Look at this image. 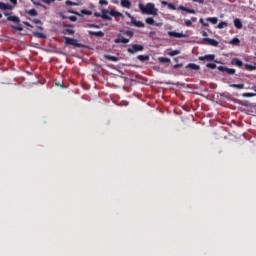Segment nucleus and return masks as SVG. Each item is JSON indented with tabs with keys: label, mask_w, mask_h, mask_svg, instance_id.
Returning <instances> with one entry per match:
<instances>
[{
	"label": "nucleus",
	"mask_w": 256,
	"mask_h": 256,
	"mask_svg": "<svg viewBox=\"0 0 256 256\" xmlns=\"http://www.w3.org/2000/svg\"><path fill=\"white\" fill-rule=\"evenodd\" d=\"M138 7L142 15H153V17L159 15V9L155 8V4L153 3H147L146 6L143 3H139Z\"/></svg>",
	"instance_id": "nucleus-1"
},
{
	"label": "nucleus",
	"mask_w": 256,
	"mask_h": 256,
	"mask_svg": "<svg viewBox=\"0 0 256 256\" xmlns=\"http://www.w3.org/2000/svg\"><path fill=\"white\" fill-rule=\"evenodd\" d=\"M121 33H123V35H126L128 38H125L123 37V35L118 34L117 38L114 40L115 43L127 44L129 43V41H131L133 35H135V33L131 30H122Z\"/></svg>",
	"instance_id": "nucleus-2"
},
{
	"label": "nucleus",
	"mask_w": 256,
	"mask_h": 256,
	"mask_svg": "<svg viewBox=\"0 0 256 256\" xmlns=\"http://www.w3.org/2000/svg\"><path fill=\"white\" fill-rule=\"evenodd\" d=\"M64 39L65 45H72L73 47H83V44L79 43L75 38H69L67 36H64Z\"/></svg>",
	"instance_id": "nucleus-3"
},
{
	"label": "nucleus",
	"mask_w": 256,
	"mask_h": 256,
	"mask_svg": "<svg viewBox=\"0 0 256 256\" xmlns=\"http://www.w3.org/2000/svg\"><path fill=\"white\" fill-rule=\"evenodd\" d=\"M5 17H7V21H11L14 25H21V19L17 16H11V13H5Z\"/></svg>",
	"instance_id": "nucleus-4"
},
{
	"label": "nucleus",
	"mask_w": 256,
	"mask_h": 256,
	"mask_svg": "<svg viewBox=\"0 0 256 256\" xmlns=\"http://www.w3.org/2000/svg\"><path fill=\"white\" fill-rule=\"evenodd\" d=\"M143 49H145L143 45L134 44L132 45V47L128 48V53H131V54L139 53V51H143Z\"/></svg>",
	"instance_id": "nucleus-5"
},
{
	"label": "nucleus",
	"mask_w": 256,
	"mask_h": 256,
	"mask_svg": "<svg viewBox=\"0 0 256 256\" xmlns=\"http://www.w3.org/2000/svg\"><path fill=\"white\" fill-rule=\"evenodd\" d=\"M218 69L222 72V73H227L228 75H235L236 70L233 68H228L225 66H219Z\"/></svg>",
	"instance_id": "nucleus-6"
},
{
	"label": "nucleus",
	"mask_w": 256,
	"mask_h": 256,
	"mask_svg": "<svg viewBox=\"0 0 256 256\" xmlns=\"http://www.w3.org/2000/svg\"><path fill=\"white\" fill-rule=\"evenodd\" d=\"M203 42L206 43V45H211V47H219V42L215 39L203 38Z\"/></svg>",
	"instance_id": "nucleus-7"
},
{
	"label": "nucleus",
	"mask_w": 256,
	"mask_h": 256,
	"mask_svg": "<svg viewBox=\"0 0 256 256\" xmlns=\"http://www.w3.org/2000/svg\"><path fill=\"white\" fill-rule=\"evenodd\" d=\"M127 25H130L134 27H145V23H143L142 21H137L135 18H132L131 22H127Z\"/></svg>",
	"instance_id": "nucleus-8"
},
{
	"label": "nucleus",
	"mask_w": 256,
	"mask_h": 256,
	"mask_svg": "<svg viewBox=\"0 0 256 256\" xmlns=\"http://www.w3.org/2000/svg\"><path fill=\"white\" fill-rule=\"evenodd\" d=\"M169 37H175L176 39H183V37H187V35L175 31L168 32Z\"/></svg>",
	"instance_id": "nucleus-9"
},
{
	"label": "nucleus",
	"mask_w": 256,
	"mask_h": 256,
	"mask_svg": "<svg viewBox=\"0 0 256 256\" xmlns=\"http://www.w3.org/2000/svg\"><path fill=\"white\" fill-rule=\"evenodd\" d=\"M199 61H215V54H207L205 56H200Z\"/></svg>",
	"instance_id": "nucleus-10"
},
{
	"label": "nucleus",
	"mask_w": 256,
	"mask_h": 256,
	"mask_svg": "<svg viewBox=\"0 0 256 256\" xmlns=\"http://www.w3.org/2000/svg\"><path fill=\"white\" fill-rule=\"evenodd\" d=\"M145 21H146L147 25H155V27H161L163 25V23H161V22L156 23L155 19H153V17H148V18H146Z\"/></svg>",
	"instance_id": "nucleus-11"
},
{
	"label": "nucleus",
	"mask_w": 256,
	"mask_h": 256,
	"mask_svg": "<svg viewBox=\"0 0 256 256\" xmlns=\"http://www.w3.org/2000/svg\"><path fill=\"white\" fill-rule=\"evenodd\" d=\"M178 9H180V11H185V13H189L190 15H195V13H197L195 9H190L185 6H179Z\"/></svg>",
	"instance_id": "nucleus-12"
},
{
	"label": "nucleus",
	"mask_w": 256,
	"mask_h": 256,
	"mask_svg": "<svg viewBox=\"0 0 256 256\" xmlns=\"http://www.w3.org/2000/svg\"><path fill=\"white\" fill-rule=\"evenodd\" d=\"M102 19H104V21H111V14L109 12V10H102Z\"/></svg>",
	"instance_id": "nucleus-13"
},
{
	"label": "nucleus",
	"mask_w": 256,
	"mask_h": 256,
	"mask_svg": "<svg viewBox=\"0 0 256 256\" xmlns=\"http://www.w3.org/2000/svg\"><path fill=\"white\" fill-rule=\"evenodd\" d=\"M231 65H234V67H243V61H241L239 58H233L231 60Z\"/></svg>",
	"instance_id": "nucleus-14"
},
{
	"label": "nucleus",
	"mask_w": 256,
	"mask_h": 256,
	"mask_svg": "<svg viewBox=\"0 0 256 256\" xmlns=\"http://www.w3.org/2000/svg\"><path fill=\"white\" fill-rule=\"evenodd\" d=\"M88 33H89V35H92L94 37H105V33L103 31L95 32V31L89 30Z\"/></svg>",
	"instance_id": "nucleus-15"
},
{
	"label": "nucleus",
	"mask_w": 256,
	"mask_h": 256,
	"mask_svg": "<svg viewBox=\"0 0 256 256\" xmlns=\"http://www.w3.org/2000/svg\"><path fill=\"white\" fill-rule=\"evenodd\" d=\"M186 69H191L192 71H199V69H201V66L195 64V63H189L186 66Z\"/></svg>",
	"instance_id": "nucleus-16"
},
{
	"label": "nucleus",
	"mask_w": 256,
	"mask_h": 256,
	"mask_svg": "<svg viewBox=\"0 0 256 256\" xmlns=\"http://www.w3.org/2000/svg\"><path fill=\"white\" fill-rule=\"evenodd\" d=\"M110 15H111V17H121L122 19L125 18V15H123V13L116 11V10H111Z\"/></svg>",
	"instance_id": "nucleus-17"
},
{
	"label": "nucleus",
	"mask_w": 256,
	"mask_h": 256,
	"mask_svg": "<svg viewBox=\"0 0 256 256\" xmlns=\"http://www.w3.org/2000/svg\"><path fill=\"white\" fill-rule=\"evenodd\" d=\"M121 7H125V9H131V1L121 0Z\"/></svg>",
	"instance_id": "nucleus-18"
},
{
	"label": "nucleus",
	"mask_w": 256,
	"mask_h": 256,
	"mask_svg": "<svg viewBox=\"0 0 256 256\" xmlns=\"http://www.w3.org/2000/svg\"><path fill=\"white\" fill-rule=\"evenodd\" d=\"M234 26L236 29H243V23L239 18L234 19Z\"/></svg>",
	"instance_id": "nucleus-19"
},
{
	"label": "nucleus",
	"mask_w": 256,
	"mask_h": 256,
	"mask_svg": "<svg viewBox=\"0 0 256 256\" xmlns=\"http://www.w3.org/2000/svg\"><path fill=\"white\" fill-rule=\"evenodd\" d=\"M33 37H37V39H47V36L42 32H33Z\"/></svg>",
	"instance_id": "nucleus-20"
},
{
	"label": "nucleus",
	"mask_w": 256,
	"mask_h": 256,
	"mask_svg": "<svg viewBox=\"0 0 256 256\" xmlns=\"http://www.w3.org/2000/svg\"><path fill=\"white\" fill-rule=\"evenodd\" d=\"M206 21H208L209 23H212V25H217L219 19L217 17H208L206 18Z\"/></svg>",
	"instance_id": "nucleus-21"
},
{
	"label": "nucleus",
	"mask_w": 256,
	"mask_h": 256,
	"mask_svg": "<svg viewBox=\"0 0 256 256\" xmlns=\"http://www.w3.org/2000/svg\"><path fill=\"white\" fill-rule=\"evenodd\" d=\"M27 15H30V17H37L38 13L37 10L31 9L26 11Z\"/></svg>",
	"instance_id": "nucleus-22"
},
{
	"label": "nucleus",
	"mask_w": 256,
	"mask_h": 256,
	"mask_svg": "<svg viewBox=\"0 0 256 256\" xmlns=\"http://www.w3.org/2000/svg\"><path fill=\"white\" fill-rule=\"evenodd\" d=\"M246 71H256V66L252 64H245L244 65Z\"/></svg>",
	"instance_id": "nucleus-23"
},
{
	"label": "nucleus",
	"mask_w": 256,
	"mask_h": 256,
	"mask_svg": "<svg viewBox=\"0 0 256 256\" xmlns=\"http://www.w3.org/2000/svg\"><path fill=\"white\" fill-rule=\"evenodd\" d=\"M225 27H229V23L222 21L217 25V29H225Z\"/></svg>",
	"instance_id": "nucleus-24"
},
{
	"label": "nucleus",
	"mask_w": 256,
	"mask_h": 256,
	"mask_svg": "<svg viewBox=\"0 0 256 256\" xmlns=\"http://www.w3.org/2000/svg\"><path fill=\"white\" fill-rule=\"evenodd\" d=\"M105 59H107L108 61H114V62L119 61V58L117 56H111V55H105Z\"/></svg>",
	"instance_id": "nucleus-25"
},
{
	"label": "nucleus",
	"mask_w": 256,
	"mask_h": 256,
	"mask_svg": "<svg viewBox=\"0 0 256 256\" xmlns=\"http://www.w3.org/2000/svg\"><path fill=\"white\" fill-rule=\"evenodd\" d=\"M241 43V40H239V38H233L231 41H230V44L231 45H235L236 47L239 46Z\"/></svg>",
	"instance_id": "nucleus-26"
},
{
	"label": "nucleus",
	"mask_w": 256,
	"mask_h": 256,
	"mask_svg": "<svg viewBox=\"0 0 256 256\" xmlns=\"http://www.w3.org/2000/svg\"><path fill=\"white\" fill-rule=\"evenodd\" d=\"M137 59H139V61H149V55H138Z\"/></svg>",
	"instance_id": "nucleus-27"
},
{
	"label": "nucleus",
	"mask_w": 256,
	"mask_h": 256,
	"mask_svg": "<svg viewBox=\"0 0 256 256\" xmlns=\"http://www.w3.org/2000/svg\"><path fill=\"white\" fill-rule=\"evenodd\" d=\"M230 87L234 89H245V84H231Z\"/></svg>",
	"instance_id": "nucleus-28"
},
{
	"label": "nucleus",
	"mask_w": 256,
	"mask_h": 256,
	"mask_svg": "<svg viewBox=\"0 0 256 256\" xmlns=\"http://www.w3.org/2000/svg\"><path fill=\"white\" fill-rule=\"evenodd\" d=\"M159 62L160 63H171V59H169L167 57H160Z\"/></svg>",
	"instance_id": "nucleus-29"
},
{
	"label": "nucleus",
	"mask_w": 256,
	"mask_h": 256,
	"mask_svg": "<svg viewBox=\"0 0 256 256\" xmlns=\"http://www.w3.org/2000/svg\"><path fill=\"white\" fill-rule=\"evenodd\" d=\"M180 53H181L180 50H174V51H170V52L168 53V55H169L170 57H175V55H179Z\"/></svg>",
	"instance_id": "nucleus-30"
},
{
	"label": "nucleus",
	"mask_w": 256,
	"mask_h": 256,
	"mask_svg": "<svg viewBox=\"0 0 256 256\" xmlns=\"http://www.w3.org/2000/svg\"><path fill=\"white\" fill-rule=\"evenodd\" d=\"M64 33H67L68 35H75V30L71 28L64 29Z\"/></svg>",
	"instance_id": "nucleus-31"
},
{
	"label": "nucleus",
	"mask_w": 256,
	"mask_h": 256,
	"mask_svg": "<svg viewBox=\"0 0 256 256\" xmlns=\"http://www.w3.org/2000/svg\"><path fill=\"white\" fill-rule=\"evenodd\" d=\"M206 67H208V69H217V64H215V63H207Z\"/></svg>",
	"instance_id": "nucleus-32"
},
{
	"label": "nucleus",
	"mask_w": 256,
	"mask_h": 256,
	"mask_svg": "<svg viewBox=\"0 0 256 256\" xmlns=\"http://www.w3.org/2000/svg\"><path fill=\"white\" fill-rule=\"evenodd\" d=\"M199 23H201V25H203V27H209V23L205 22V20L203 18L199 19Z\"/></svg>",
	"instance_id": "nucleus-33"
},
{
	"label": "nucleus",
	"mask_w": 256,
	"mask_h": 256,
	"mask_svg": "<svg viewBox=\"0 0 256 256\" xmlns=\"http://www.w3.org/2000/svg\"><path fill=\"white\" fill-rule=\"evenodd\" d=\"M255 96H256V94L251 93V92H247V93L242 94V97H255Z\"/></svg>",
	"instance_id": "nucleus-34"
},
{
	"label": "nucleus",
	"mask_w": 256,
	"mask_h": 256,
	"mask_svg": "<svg viewBox=\"0 0 256 256\" xmlns=\"http://www.w3.org/2000/svg\"><path fill=\"white\" fill-rule=\"evenodd\" d=\"M66 5H73V6H79V3H77V2H72L71 0H67L66 1Z\"/></svg>",
	"instance_id": "nucleus-35"
},
{
	"label": "nucleus",
	"mask_w": 256,
	"mask_h": 256,
	"mask_svg": "<svg viewBox=\"0 0 256 256\" xmlns=\"http://www.w3.org/2000/svg\"><path fill=\"white\" fill-rule=\"evenodd\" d=\"M81 13L82 15H92V12L86 9L82 10Z\"/></svg>",
	"instance_id": "nucleus-36"
},
{
	"label": "nucleus",
	"mask_w": 256,
	"mask_h": 256,
	"mask_svg": "<svg viewBox=\"0 0 256 256\" xmlns=\"http://www.w3.org/2000/svg\"><path fill=\"white\" fill-rule=\"evenodd\" d=\"M11 10H13V6H11V4H6L5 11H11Z\"/></svg>",
	"instance_id": "nucleus-37"
},
{
	"label": "nucleus",
	"mask_w": 256,
	"mask_h": 256,
	"mask_svg": "<svg viewBox=\"0 0 256 256\" xmlns=\"http://www.w3.org/2000/svg\"><path fill=\"white\" fill-rule=\"evenodd\" d=\"M185 25H186V27H192L193 26V22H191V20H186L185 21Z\"/></svg>",
	"instance_id": "nucleus-38"
},
{
	"label": "nucleus",
	"mask_w": 256,
	"mask_h": 256,
	"mask_svg": "<svg viewBox=\"0 0 256 256\" xmlns=\"http://www.w3.org/2000/svg\"><path fill=\"white\" fill-rule=\"evenodd\" d=\"M201 35L202 37H204V39H207V37H209V34H207V31L205 30H202Z\"/></svg>",
	"instance_id": "nucleus-39"
},
{
	"label": "nucleus",
	"mask_w": 256,
	"mask_h": 256,
	"mask_svg": "<svg viewBox=\"0 0 256 256\" xmlns=\"http://www.w3.org/2000/svg\"><path fill=\"white\" fill-rule=\"evenodd\" d=\"M32 23H35V25H41V20L39 19H32Z\"/></svg>",
	"instance_id": "nucleus-40"
},
{
	"label": "nucleus",
	"mask_w": 256,
	"mask_h": 256,
	"mask_svg": "<svg viewBox=\"0 0 256 256\" xmlns=\"http://www.w3.org/2000/svg\"><path fill=\"white\" fill-rule=\"evenodd\" d=\"M12 29H15V31H23V27L21 26H12Z\"/></svg>",
	"instance_id": "nucleus-41"
},
{
	"label": "nucleus",
	"mask_w": 256,
	"mask_h": 256,
	"mask_svg": "<svg viewBox=\"0 0 256 256\" xmlns=\"http://www.w3.org/2000/svg\"><path fill=\"white\" fill-rule=\"evenodd\" d=\"M100 5H109V2L107 0H100Z\"/></svg>",
	"instance_id": "nucleus-42"
},
{
	"label": "nucleus",
	"mask_w": 256,
	"mask_h": 256,
	"mask_svg": "<svg viewBox=\"0 0 256 256\" xmlns=\"http://www.w3.org/2000/svg\"><path fill=\"white\" fill-rule=\"evenodd\" d=\"M125 15H127V17H129V19H131V21H133V19H135V17H133V15H131V13H129V12H125Z\"/></svg>",
	"instance_id": "nucleus-43"
},
{
	"label": "nucleus",
	"mask_w": 256,
	"mask_h": 256,
	"mask_svg": "<svg viewBox=\"0 0 256 256\" xmlns=\"http://www.w3.org/2000/svg\"><path fill=\"white\" fill-rule=\"evenodd\" d=\"M23 24H24L26 27H29V29H33V25H31V23H29V22H23Z\"/></svg>",
	"instance_id": "nucleus-44"
},
{
	"label": "nucleus",
	"mask_w": 256,
	"mask_h": 256,
	"mask_svg": "<svg viewBox=\"0 0 256 256\" xmlns=\"http://www.w3.org/2000/svg\"><path fill=\"white\" fill-rule=\"evenodd\" d=\"M195 3H199L200 5H203L205 3V0H193Z\"/></svg>",
	"instance_id": "nucleus-45"
},
{
	"label": "nucleus",
	"mask_w": 256,
	"mask_h": 256,
	"mask_svg": "<svg viewBox=\"0 0 256 256\" xmlns=\"http://www.w3.org/2000/svg\"><path fill=\"white\" fill-rule=\"evenodd\" d=\"M5 3L0 2V9H2V11H5Z\"/></svg>",
	"instance_id": "nucleus-46"
},
{
	"label": "nucleus",
	"mask_w": 256,
	"mask_h": 256,
	"mask_svg": "<svg viewBox=\"0 0 256 256\" xmlns=\"http://www.w3.org/2000/svg\"><path fill=\"white\" fill-rule=\"evenodd\" d=\"M69 20L75 22L77 21V16H70Z\"/></svg>",
	"instance_id": "nucleus-47"
},
{
	"label": "nucleus",
	"mask_w": 256,
	"mask_h": 256,
	"mask_svg": "<svg viewBox=\"0 0 256 256\" xmlns=\"http://www.w3.org/2000/svg\"><path fill=\"white\" fill-rule=\"evenodd\" d=\"M180 67H183V64H175L174 69H179Z\"/></svg>",
	"instance_id": "nucleus-48"
},
{
	"label": "nucleus",
	"mask_w": 256,
	"mask_h": 256,
	"mask_svg": "<svg viewBox=\"0 0 256 256\" xmlns=\"http://www.w3.org/2000/svg\"><path fill=\"white\" fill-rule=\"evenodd\" d=\"M10 1V3H12V5H17V0H9Z\"/></svg>",
	"instance_id": "nucleus-49"
},
{
	"label": "nucleus",
	"mask_w": 256,
	"mask_h": 256,
	"mask_svg": "<svg viewBox=\"0 0 256 256\" xmlns=\"http://www.w3.org/2000/svg\"><path fill=\"white\" fill-rule=\"evenodd\" d=\"M68 13H73L74 15H79V13L73 11V10H68Z\"/></svg>",
	"instance_id": "nucleus-50"
},
{
	"label": "nucleus",
	"mask_w": 256,
	"mask_h": 256,
	"mask_svg": "<svg viewBox=\"0 0 256 256\" xmlns=\"http://www.w3.org/2000/svg\"><path fill=\"white\" fill-rule=\"evenodd\" d=\"M101 16H102L101 13H98V12L94 13V17H101Z\"/></svg>",
	"instance_id": "nucleus-51"
},
{
	"label": "nucleus",
	"mask_w": 256,
	"mask_h": 256,
	"mask_svg": "<svg viewBox=\"0 0 256 256\" xmlns=\"http://www.w3.org/2000/svg\"><path fill=\"white\" fill-rule=\"evenodd\" d=\"M190 21L191 23H195V21H197V17H192Z\"/></svg>",
	"instance_id": "nucleus-52"
},
{
	"label": "nucleus",
	"mask_w": 256,
	"mask_h": 256,
	"mask_svg": "<svg viewBox=\"0 0 256 256\" xmlns=\"http://www.w3.org/2000/svg\"><path fill=\"white\" fill-rule=\"evenodd\" d=\"M87 27H90L91 29H94L95 24H87Z\"/></svg>",
	"instance_id": "nucleus-53"
},
{
	"label": "nucleus",
	"mask_w": 256,
	"mask_h": 256,
	"mask_svg": "<svg viewBox=\"0 0 256 256\" xmlns=\"http://www.w3.org/2000/svg\"><path fill=\"white\" fill-rule=\"evenodd\" d=\"M169 7H170V9L175 10V5H173V4H169Z\"/></svg>",
	"instance_id": "nucleus-54"
},
{
	"label": "nucleus",
	"mask_w": 256,
	"mask_h": 256,
	"mask_svg": "<svg viewBox=\"0 0 256 256\" xmlns=\"http://www.w3.org/2000/svg\"><path fill=\"white\" fill-rule=\"evenodd\" d=\"M55 0H45V3H53Z\"/></svg>",
	"instance_id": "nucleus-55"
},
{
	"label": "nucleus",
	"mask_w": 256,
	"mask_h": 256,
	"mask_svg": "<svg viewBox=\"0 0 256 256\" xmlns=\"http://www.w3.org/2000/svg\"><path fill=\"white\" fill-rule=\"evenodd\" d=\"M99 25H97V24H94V29H99Z\"/></svg>",
	"instance_id": "nucleus-56"
},
{
	"label": "nucleus",
	"mask_w": 256,
	"mask_h": 256,
	"mask_svg": "<svg viewBox=\"0 0 256 256\" xmlns=\"http://www.w3.org/2000/svg\"><path fill=\"white\" fill-rule=\"evenodd\" d=\"M60 16L62 17V19H67V17L64 16L63 14H60Z\"/></svg>",
	"instance_id": "nucleus-57"
},
{
	"label": "nucleus",
	"mask_w": 256,
	"mask_h": 256,
	"mask_svg": "<svg viewBox=\"0 0 256 256\" xmlns=\"http://www.w3.org/2000/svg\"><path fill=\"white\" fill-rule=\"evenodd\" d=\"M38 27V29H40V31H43V27H41V26H37Z\"/></svg>",
	"instance_id": "nucleus-58"
},
{
	"label": "nucleus",
	"mask_w": 256,
	"mask_h": 256,
	"mask_svg": "<svg viewBox=\"0 0 256 256\" xmlns=\"http://www.w3.org/2000/svg\"><path fill=\"white\" fill-rule=\"evenodd\" d=\"M34 5H39V3L34 2Z\"/></svg>",
	"instance_id": "nucleus-59"
},
{
	"label": "nucleus",
	"mask_w": 256,
	"mask_h": 256,
	"mask_svg": "<svg viewBox=\"0 0 256 256\" xmlns=\"http://www.w3.org/2000/svg\"><path fill=\"white\" fill-rule=\"evenodd\" d=\"M3 17V15L2 14H0V19Z\"/></svg>",
	"instance_id": "nucleus-60"
}]
</instances>
